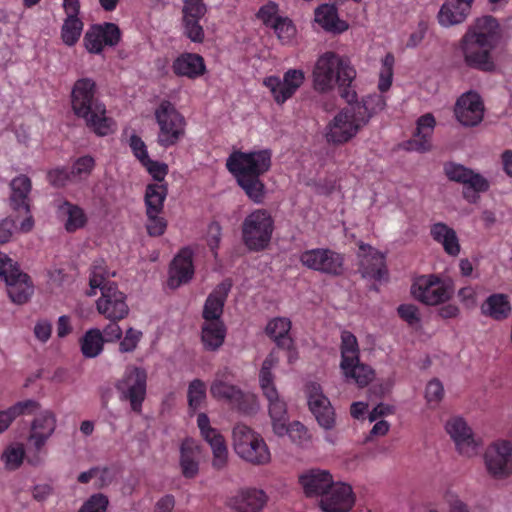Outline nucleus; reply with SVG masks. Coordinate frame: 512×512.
<instances>
[{"mask_svg":"<svg viewBox=\"0 0 512 512\" xmlns=\"http://www.w3.org/2000/svg\"><path fill=\"white\" fill-rule=\"evenodd\" d=\"M58 211L60 214L66 216L64 227L69 233L76 232L87 224L88 218L84 210L68 200L62 202Z\"/></svg>","mask_w":512,"mask_h":512,"instance_id":"nucleus-46","label":"nucleus"},{"mask_svg":"<svg viewBox=\"0 0 512 512\" xmlns=\"http://www.w3.org/2000/svg\"><path fill=\"white\" fill-rule=\"evenodd\" d=\"M359 270L363 277L382 280L387 274L385 256L372 246L361 242L359 244Z\"/></svg>","mask_w":512,"mask_h":512,"instance_id":"nucleus-25","label":"nucleus"},{"mask_svg":"<svg viewBox=\"0 0 512 512\" xmlns=\"http://www.w3.org/2000/svg\"><path fill=\"white\" fill-rule=\"evenodd\" d=\"M411 293L419 302L426 305H438L448 301L453 293L452 285L435 274L421 275L415 278Z\"/></svg>","mask_w":512,"mask_h":512,"instance_id":"nucleus-10","label":"nucleus"},{"mask_svg":"<svg viewBox=\"0 0 512 512\" xmlns=\"http://www.w3.org/2000/svg\"><path fill=\"white\" fill-rule=\"evenodd\" d=\"M340 349V368L345 378L355 382L359 387L367 386L374 377V371L370 366L360 362V350L356 336L350 331H342Z\"/></svg>","mask_w":512,"mask_h":512,"instance_id":"nucleus-4","label":"nucleus"},{"mask_svg":"<svg viewBox=\"0 0 512 512\" xmlns=\"http://www.w3.org/2000/svg\"><path fill=\"white\" fill-rule=\"evenodd\" d=\"M464 36H470L473 40L496 48L500 39V26L496 18L483 16L478 18L472 28Z\"/></svg>","mask_w":512,"mask_h":512,"instance_id":"nucleus-31","label":"nucleus"},{"mask_svg":"<svg viewBox=\"0 0 512 512\" xmlns=\"http://www.w3.org/2000/svg\"><path fill=\"white\" fill-rule=\"evenodd\" d=\"M126 295L116 283L102 286L101 296L96 302L97 311L109 320H122L129 313Z\"/></svg>","mask_w":512,"mask_h":512,"instance_id":"nucleus-16","label":"nucleus"},{"mask_svg":"<svg viewBox=\"0 0 512 512\" xmlns=\"http://www.w3.org/2000/svg\"><path fill=\"white\" fill-rule=\"evenodd\" d=\"M268 501L263 490L246 488L239 490L229 499V506L236 512H261Z\"/></svg>","mask_w":512,"mask_h":512,"instance_id":"nucleus-29","label":"nucleus"},{"mask_svg":"<svg viewBox=\"0 0 512 512\" xmlns=\"http://www.w3.org/2000/svg\"><path fill=\"white\" fill-rule=\"evenodd\" d=\"M167 194V183L148 184L144 196L146 214L162 213Z\"/></svg>","mask_w":512,"mask_h":512,"instance_id":"nucleus-45","label":"nucleus"},{"mask_svg":"<svg viewBox=\"0 0 512 512\" xmlns=\"http://www.w3.org/2000/svg\"><path fill=\"white\" fill-rule=\"evenodd\" d=\"M394 62L395 59L392 53H387L382 59L378 83V88L382 93L388 91L392 85Z\"/></svg>","mask_w":512,"mask_h":512,"instance_id":"nucleus-56","label":"nucleus"},{"mask_svg":"<svg viewBox=\"0 0 512 512\" xmlns=\"http://www.w3.org/2000/svg\"><path fill=\"white\" fill-rule=\"evenodd\" d=\"M495 47L473 40L470 36H463L460 41V51L465 65L484 73L496 70V63L492 56Z\"/></svg>","mask_w":512,"mask_h":512,"instance_id":"nucleus-14","label":"nucleus"},{"mask_svg":"<svg viewBox=\"0 0 512 512\" xmlns=\"http://www.w3.org/2000/svg\"><path fill=\"white\" fill-rule=\"evenodd\" d=\"M278 362V357L272 351L263 361L261 370L259 372L260 385L274 383V376L271 372L272 368Z\"/></svg>","mask_w":512,"mask_h":512,"instance_id":"nucleus-61","label":"nucleus"},{"mask_svg":"<svg viewBox=\"0 0 512 512\" xmlns=\"http://www.w3.org/2000/svg\"><path fill=\"white\" fill-rule=\"evenodd\" d=\"M356 496L352 487L343 482H333L319 500L323 512H350Z\"/></svg>","mask_w":512,"mask_h":512,"instance_id":"nucleus-19","label":"nucleus"},{"mask_svg":"<svg viewBox=\"0 0 512 512\" xmlns=\"http://www.w3.org/2000/svg\"><path fill=\"white\" fill-rule=\"evenodd\" d=\"M247 197L256 204L264 202L266 187L261 176H234Z\"/></svg>","mask_w":512,"mask_h":512,"instance_id":"nucleus-48","label":"nucleus"},{"mask_svg":"<svg viewBox=\"0 0 512 512\" xmlns=\"http://www.w3.org/2000/svg\"><path fill=\"white\" fill-rule=\"evenodd\" d=\"M445 429L460 454L471 457L477 453L478 442L474 438L472 429L462 417L450 418L445 425Z\"/></svg>","mask_w":512,"mask_h":512,"instance_id":"nucleus-24","label":"nucleus"},{"mask_svg":"<svg viewBox=\"0 0 512 512\" xmlns=\"http://www.w3.org/2000/svg\"><path fill=\"white\" fill-rule=\"evenodd\" d=\"M25 451L22 445L8 446L2 453L1 460L9 470L17 469L23 462Z\"/></svg>","mask_w":512,"mask_h":512,"instance_id":"nucleus-57","label":"nucleus"},{"mask_svg":"<svg viewBox=\"0 0 512 512\" xmlns=\"http://www.w3.org/2000/svg\"><path fill=\"white\" fill-rule=\"evenodd\" d=\"M40 404L35 400L19 401L6 410L0 411V434L8 429L13 420L20 415H30L37 411Z\"/></svg>","mask_w":512,"mask_h":512,"instance_id":"nucleus-44","label":"nucleus"},{"mask_svg":"<svg viewBox=\"0 0 512 512\" xmlns=\"http://www.w3.org/2000/svg\"><path fill=\"white\" fill-rule=\"evenodd\" d=\"M226 326L223 321L204 322L201 330V340L205 350L216 351L224 343Z\"/></svg>","mask_w":512,"mask_h":512,"instance_id":"nucleus-42","label":"nucleus"},{"mask_svg":"<svg viewBox=\"0 0 512 512\" xmlns=\"http://www.w3.org/2000/svg\"><path fill=\"white\" fill-rule=\"evenodd\" d=\"M265 398L268 401L269 415L273 424V431L277 423L287 422V405L286 402L279 397L278 391L274 383L260 385Z\"/></svg>","mask_w":512,"mask_h":512,"instance_id":"nucleus-40","label":"nucleus"},{"mask_svg":"<svg viewBox=\"0 0 512 512\" xmlns=\"http://www.w3.org/2000/svg\"><path fill=\"white\" fill-rule=\"evenodd\" d=\"M454 115L463 126L478 125L484 116V103L481 96L475 91L462 94L455 103Z\"/></svg>","mask_w":512,"mask_h":512,"instance_id":"nucleus-20","label":"nucleus"},{"mask_svg":"<svg viewBox=\"0 0 512 512\" xmlns=\"http://www.w3.org/2000/svg\"><path fill=\"white\" fill-rule=\"evenodd\" d=\"M108 505V497L102 493H96L89 497L79 512H106Z\"/></svg>","mask_w":512,"mask_h":512,"instance_id":"nucleus-59","label":"nucleus"},{"mask_svg":"<svg viewBox=\"0 0 512 512\" xmlns=\"http://www.w3.org/2000/svg\"><path fill=\"white\" fill-rule=\"evenodd\" d=\"M366 124L349 104L342 108L327 125L326 140L333 144L350 141Z\"/></svg>","mask_w":512,"mask_h":512,"instance_id":"nucleus-11","label":"nucleus"},{"mask_svg":"<svg viewBox=\"0 0 512 512\" xmlns=\"http://www.w3.org/2000/svg\"><path fill=\"white\" fill-rule=\"evenodd\" d=\"M314 20L326 32L333 34H341L349 28V24L339 18L338 9L334 4L319 5L314 11Z\"/></svg>","mask_w":512,"mask_h":512,"instance_id":"nucleus-36","label":"nucleus"},{"mask_svg":"<svg viewBox=\"0 0 512 512\" xmlns=\"http://www.w3.org/2000/svg\"><path fill=\"white\" fill-rule=\"evenodd\" d=\"M10 205L13 210L19 214H28L30 212V192L32 190L31 179L24 175H18L10 182Z\"/></svg>","mask_w":512,"mask_h":512,"instance_id":"nucleus-32","label":"nucleus"},{"mask_svg":"<svg viewBox=\"0 0 512 512\" xmlns=\"http://www.w3.org/2000/svg\"><path fill=\"white\" fill-rule=\"evenodd\" d=\"M161 213H155V214H146L147 215V232L150 236H161L164 234L167 228V221L160 217Z\"/></svg>","mask_w":512,"mask_h":512,"instance_id":"nucleus-62","label":"nucleus"},{"mask_svg":"<svg viewBox=\"0 0 512 512\" xmlns=\"http://www.w3.org/2000/svg\"><path fill=\"white\" fill-rule=\"evenodd\" d=\"M436 120L431 113L422 115L417 120L416 131L412 138L405 143L408 151L426 152L431 149V137L434 131Z\"/></svg>","mask_w":512,"mask_h":512,"instance_id":"nucleus-30","label":"nucleus"},{"mask_svg":"<svg viewBox=\"0 0 512 512\" xmlns=\"http://www.w3.org/2000/svg\"><path fill=\"white\" fill-rule=\"evenodd\" d=\"M356 77L355 69L349 61L334 52H326L321 55L313 71L314 87L317 91L326 92L338 84L340 94L343 89H350Z\"/></svg>","mask_w":512,"mask_h":512,"instance_id":"nucleus-2","label":"nucleus"},{"mask_svg":"<svg viewBox=\"0 0 512 512\" xmlns=\"http://www.w3.org/2000/svg\"><path fill=\"white\" fill-rule=\"evenodd\" d=\"M299 260L308 269L329 276H340L344 273V255L329 248L305 250Z\"/></svg>","mask_w":512,"mask_h":512,"instance_id":"nucleus-13","label":"nucleus"},{"mask_svg":"<svg viewBox=\"0 0 512 512\" xmlns=\"http://www.w3.org/2000/svg\"><path fill=\"white\" fill-rule=\"evenodd\" d=\"M81 352L86 358H94L98 356L104 345V338L99 329H90L80 340Z\"/></svg>","mask_w":512,"mask_h":512,"instance_id":"nucleus-50","label":"nucleus"},{"mask_svg":"<svg viewBox=\"0 0 512 512\" xmlns=\"http://www.w3.org/2000/svg\"><path fill=\"white\" fill-rule=\"evenodd\" d=\"M430 233L436 242L442 244L447 254L451 256H457L459 254L460 245L454 229L445 223L438 222L432 225Z\"/></svg>","mask_w":512,"mask_h":512,"instance_id":"nucleus-43","label":"nucleus"},{"mask_svg":"<svg viewBox=\"0 0 512 512\" xmlns=\"http://www.w3.org/2000/svg\"><path fill=\"white\" fill-rule=\"evenodd\" d=\"M308 405L318 424L324 429H331L335 424V413L329 399L323 394L316 382L307 385Z\"/></svg>","mask_w":512,"mask_h":512,"instance_id":"nucleus-23","label":"nucleus"},{"mask_svg":"<svg viewBox=\"0 0 512 512\" xmlns=\"http://www.w3.org/2000/svg\"><path fill=\"white\" fill-rule=\"evenodd\" d=\"M141 165L147 170V172L156 181L155 183H166L165 177L168 174V165L152 160L150 157L147 158Z\"/></svg>","mask_w":512,"mask_h":512,"instance_id":"nucleus-58","label":"nucleus"},{"mask_svg":"<svg viewBox=\"0 0 512 512\" xmlns=\"http://www.w3.org/2000/svg\"><path fill=\"white\" fill-rule=\"evenodd\" d=\"M47 179L52 186L57 188H62L68 182H73L70 170L65 167L51 169L47 173Z\"/></svg>","mask_w":512,"mask_h":512,"instance_id":"nucleus-60","label":"nucleus"},{"mask_svg":"<svg viewBox=\"0 0 512 512\" xmlns=\"http://www.w3.org/2000/svg\"><path fill=\"white\" fill-rule=\"evenodd\" d=\"M462 8L457 1L446 0L437 15L439 24L442 27H450L464 22L470 12L464 11V14L461 15Z\"/></svg>","mask_w":512,"mask_h":512,"instance_id":"nucleus-47","label":"nucleus"},{"mask_svg":"<svg viewBox=\"0 0 512 512\" xmlns=\"http://www.w3.org/2000/svg\"><path fill=\"white\" fill-rule=\"evenodd\" d=\"M304 82V73L301 70L289 69L281 79L278 76H268L263 80V85L269 89L274 101L282 105L294 96Z\"/></svg>","mask_w":512,"mask_h":512,"instance_id":"nucleus-18","label":"nucleus"},{"mask_svg":"<svg viewBox=\"0 0 512 512\" xmlns=\"http://www.w3.org/2000/svg\"><path fill=\"white\" fill-rule=\"evenodd\" d=\"M197 425L204 440L210 445L213 452L212 465L215 469H222L227 464L228 450L224 437L221 433L211 427L210 419L205 413H199Z\"/></svg>","mask_w":512,"mask_h":512,"instance_id":"nucleus-22","label":"nucleus"},{"mask_svg":"<svg viewBox=\"0 0 512 512\" xmlns=\"http://www.w3.org/2000/svg\"><path fill=\"white\" fill-rule=\"evenodd\" d=\"M290 329L291 321L288 318L277 317L268 322L265 332L279 348L291 350L293 340L289 336Z\"/></svg>","mask_w":512,"mask_h":512,"instance_id":"nucleus-41","label":"nucleus"},{"mask_svg":"<svg viewBox=\"0 0 512 512\" xmlns=\"http://www.w3.org/2000/svg\"><path fill=\"white\" fill-rule=\"evenodd\" d=\"M200 449L192 438L183 440L180 446V467L185 478L192 479L199 472L198 457Z\"/></svg>","mask_w":512,"mask_h":512,"instance_id":"nucleus-39","label":"nucleus"},{"mask_svg":"<svg viewBox=\"0 0 512 512\" xmlns=\"http://www.w3.org/2000/svg\"><path fill=\"white\" fill-rule=\"evenodd\" d=\"M172 71L178 77L196 79L206 72L204 58L196 53H182L174 59Z\"/></svg>","mask_w":512,"mask_h":512,"instance_id":"nucleus-34","label":"nucleus"},{"mask_svg":"<svg viewBox=\"0 0 512 512\" xmlns=\"http://www.w3.org/2000/svg\"><path fill=\"white\" fill-rule=\"evenodd\" d=\"M206 392V384L201 379H194L189 383L187 400L190 412L195 413L203 407L206 401Z\"/></svg>","mask_w":512,"mask_h":512,"instance_id":"nucleus-51","label":"nucleus"},{"mask_svg":"<svg viewBox=\"0 0 512 512\" xmlns=\"http://www.w3.org/2000/svg\"><path fill=\"white\" fill-rule=\"evenodd\" d=\"M94 168L95 160L92 156L85 155L77 158L69 169L73 183L87 180Z\"/></svg>","mask_w":512,"mask_h":512,"instance_id":"nucleus-54","label":"nucleus"},{"mask_svg":"<svg viewBox=\"0 0 512 512\" xmlns=\"http://www.w3.org/2000/svg\"><path fill=\"white\" fill-rule=\"evenodd\" d=\"M129 147L131 148L134 157L140 163L149 158L147 146L140 136L132 134L129 138Z\"/></svg>","mask_w":512,"mask_h":512,"instance_id":"nucleus-64","label":"nucleus"},{"mask_svg":"<svg viewBox=\"0 0 512 512\" xmlns=\"http://www.w3.org/2000/svg\"><path fill=\"white\" fill-rule=\"evenodd\" d=\"M142 337V333L133 328H129L126 331L124 338L121 340L119 344V350L122 353L132 352L136 349L140 339Z\"/></svg>","mask_w":512,"mask_h":512,"instance_id":"nucleus-63","label":"nucleus"},{"mask_svg":"<svg viewBox=\"0 0 512 512\" xmlns=\"http://www.w3.org/2000/svg\"><path fill=\"white\" fill-rule=\"evenodd\" d=\"M230 289L231 283L224 281L209 294L203 307L204 322L222 321L221 316Z\"/></svg>","mask_w":512,"mask_h":512,"instance_id":"nucleus-37","label":"nucleus"},{"mask_svg":"<svg viewBox=\"0 0 512 512\" xmlns=\"http://www.w3.org/2000/svg\"><path fill=\"white\" fill-rule=\"evenodd\" d=\"M444 173L450 181L464 186L463 197L470 203H476L479 199L478 194L489 189V182L482 175L461 164L445 163Z\"/></svg>","mask_w":512,"mask_h":512,"instance_id":"nucleus-12","label":"nucleus"},{"mask_svg":"<svg viewBox=\"0 0 512 512\" xmlns=\"http://www.w3.org/2000/svg\"><path fill=\"white\" fill-rule=\"evenodd\" d=\"M512 305L507 294L493 293L489 295L481 305V313L495 321H503L509 318Z\"/></svg>","mask_w":512,"mask_h":512,"instance_id":"nucleus-38","label":"nucleus"},{"mask_svg":"<svg viewBox=\"0 0 512 512\" xmlns=\"http://www.w3.org/2000/svg\"><path fill=\"white\" fill-rule=\"evenodd\" d=\"M273 231L274 219L271 213L263 208L255 209L242 222L243 244L249 251H264L271 242Z\"/></svg>","mask_w":512,"mask_h":512,"instance_id":"nucleus-3","label":"nucleus"},{"mask_svg":"<svg viewBox=\"0 0 512 512\" xmlns=\"http://www.w3.org/2000/svg\"><path fill=\"white\" fill-rule=\"evenodd\" d=\"M487 473L496 480L512 475V445L509 441H496L489 445L484 454Z\"/></svg>","mask_w":512,"mask_h":512,"instance_id":"nucleus-15","label":"nucleus"},{"mask_svg":"<svg viewBox=\"0 0 512 512\" xmlns=\"http://www.w3.org/2000/svg\"><path fill=\"white\" fill-rule=\"evenodd\" d=\"M274 432L278 436L288 435L291 441L299 446H304L310 440L308 429L299 421H294L289 425L277 423Z\"/></svg>","mask_w":512,"mask_h":512,"instance_id":"nucleus-49","label":"nucleus"},{"mask_svg":"<svg viewBox=\"0 0 512 512\" xmlns=\"http://www.w3.org/2000/svg\"><path fill=\"white\" fill-rule=\"evenodd\" d=\"M234 375L228 367L216 372L210 386V394L219 401H225L244 414L255 410V399L251 394L244 393L238 386L231 383Z\"/></svg>","mask_w":512,"mask_h":512,"instance_id":"nucleus-5","label":"nucleus"},{"mask_svg":"<svg viewBox=\"0 0 512 512\" xmlns=\"http://www.w3.org/2000/svg\"><path fill=\"white\" fill-rule=\"evenodd\" d=\"M272 165L270 149L249 152L234 151L227 159L226 167L234 176H262Z\"/></svg>","mask_w":512,"mask_h":512,"instance_id":"nucleus-9","label":"nucleus"},{"mask_svg":"<svg viewBox=\"0 0 512 512\" xmlns=\"http://www.w3.org/2000/svg\"><path fill=\"white\" fill-rule=\"evenodd\" d=\"M7 285L8 295L13 303H26L33 293L30 277L19 270H12L4 280Z\"/></svg>","mask_w":512,"mask_h":512,"instance_id":"nucleus-35","label":"nucleus"},{"mask_svg":"<svg viewBox=\"0 0 512 512\" xmlns=\"http://www.w3.org/2000/svg\"><path fill=\"white\" fill-rule=\"evenodd\" d=\"M235 452L247 462L263 465L270 461V451L263 438L245 424H237L233 429Z\"/></svg>","mask_w":512,"mask_h":512,"instance_id":"nucleus-7","label":"nucleus"},{"mask_svg":"<svg viewBox=\"0 0 512 512\" xmlns=\"http://www.w3.org/2000/svg\"><path fill=\"white\" fill-rule=\"evenodd\" d=\"M71 108L75 116L84 120L86 127L97 136L114 132L115 121L107 115L94 79L83 77L75 81L71 90Z\"/></svg>","mask_w":512,"mask_h":512,"instance_id":"nucleus-1","label":"nucleus"},{"mask_svg":"<svg viewBox=\"0 0 512 512\" xmlns=\"http://www.w3.org/2000/svg\"><path fill=\"white\" fill-rule=\"evenodd\" d=\"M121 40L120 28L111 22L93 24L85 32L83 45L91 54H100L105 46H116Z\"/></svg>","mask_w":512,"mask_h":512,"instance_id":"nucleus-17","label":"nucleus"},{"mask_svg":"<svg viewBox=\"0 0 512 512\" xmlns=\"http://www.w3.org/2000/svg\"><path fill=\"white\" fill-rule=\"evenodd\" d=\"M147 371L135 365H128L122 377L115 384L121 400L128 401L131 410L142 412V405L147 394Z\"/></svg>","mask_w":512,"mask_h":512,"instance_id":"nucleus-8","label":"nucleus"},{"mask_svg":"<svg viewBox=\"0 0 512 512\" xmlns=\"http://www.w3.org/2000/svg\"><path fill=\"white\" fill-rule=\"evenodd\" d=\"M278 39L282 43H288L295 36L296 28L293 22L287 17H277L271 24Z\"/></svg>","mask_w":512,"mask_h":512,"instance_id":"nucleus-55","label":"nucleus"},{"mask_svg":"<svg viewBox=\"0 0 512 512\" xmlns=\"http://www.w3.org/2000/svg\"><path fill=\"white\" fill-rule=\"evenodd\" d=\"M194 275L193 253L184 248L174 257L169 269V287L175 289L189 282Z\"/></svg>","mask_w":512,"mask_h":512,"instance_id":"nucleus-28","label":"nucleus"},{"mask_svg":"<svg viewBox=\"0 0 512 512\" xmlns=\"http://www.w3.org/2000/svg\"><path fill=\"white\" fill-rule=\"evenodd\" d=\"M154 114L159 126L157 143L164 148L176 145L185 135L184 116L168 100H162Z\"/></svg>","mask_w":512,"mask_h":512,"instance_id":"nucleus-6","label":"nucleus"},{"mask_svg":"<svg viewBox=\"0 0 512 512\" xmlns=\"http://www.w3.org/2000/svg\"><path fill=\"white\" fill-rule=\"evenodd\" d=\"M109 272L107 266L103 260L94 261L90 268L89 286L90 290L87 293L89 296L96 294V289L99 288L102 291V286L110 283L107 281Z\"/></svg>","mask_w":512,"mask_h":512,"instance_id":"nucleus-52","label":"nucleus"},{"mask_svg":"<svg viewBox=\"0 0 512 512\" xmlns=\"http://www.w3.org/2000/svg\"><path fill=\"white\" fill-rule=\"evenodd\" d=\"M342 98H344L351 107L355 108L358 117L363 120L365 124L369 122L374 114L384 110L386 107V100L381 94L368 95L363 98L361 102H358L357 94L352 87H350V89H343Z\"/></svg>","mask_w":512,"mask_h":512,"instance_id":"nucleus-26","label":"nucleus"},{"mask_svg":"<svg viewBox=\"0 0 512 512\" xmlns=\"http://www.w3.org/2000/svg\"><path fill=\"white\" fill-rule=\"evenodd\" d=\"M182 13L184 35L194 43H202L205 33L200 21L207 13L203 0H184Z\"/></svg>","mask_w":512,"mask_h":512,"instance_id":"nucleus-21","label":"nucleus"},{"mask_svg":"<svg viewBox=\"0 0 512 512\" xmlns=\"http://www.w3.org/2000/svg\"><path fill=\"white\" fill-rule=\"evenodd\" d=\"M83 22L79 17H66L61 28V38L67 46H74L82 33Z\"/></svg>","mask_w":512,"mask_h":512,"instance_id":"nucleus-53","label":"nucleus"},{"mask_svg":"<svg viewBox=\"0 0 512 512\" xmlns=\"http://www.w3.org/2000/svg\"><path fill=\"white\" fill-rule=\"evenodd\" d=\"M333 482L332 475L320 469H311L299 477V483L307 497L321 498Z\"/></svg>","mask_w":512,"mask_h":512,"instance_id":"nucleus-33","label":"nucleus"},{"mask_svg":"<svg viewBox=\"0 0 512 512\" xmlns=\"http://www.w3.org/2000/svg\"><path fill=\"white\" fill-rule=\"evenodd\" d=\"M56 423V416L50 410H42L35 415L30 427L29 441L37 452L42 450L54 433Z\"/></svg>","mask_w":512,"mask_h":512,"instance_id":"nucleus-27","label":"nucleus"}]
</instances>
